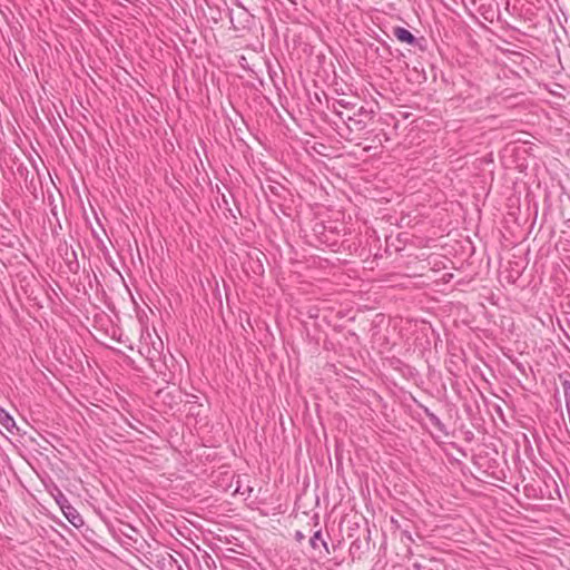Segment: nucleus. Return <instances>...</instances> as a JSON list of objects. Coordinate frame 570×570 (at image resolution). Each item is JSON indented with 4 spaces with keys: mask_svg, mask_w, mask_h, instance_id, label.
I'll return each mask as SVG.
<instances>
[{
    "mask_svg": "<svg viewBox=\"0 0 570 570\" xmlns=\"http://www.w3.org/2000/svg\"><path fill=\"white\" fill-rule=\"evenodd\" d=\"M353 112H354V116H360L362 118L367 119L368 121H371L374 117V111L372 109H367L364 106H360V107L356 106Z\"/></svg>",
    "mask_w": 570,
    "mask_h": 570,
    "instance_id": "obj_8",
    "label": "nucleus"
},
{
    "mask_svg": "<svg viewBox=\"0 0 570 570\" xmlns=\"http://www.w3.org/2000/svg\"><path fill=\"white\" fill-rule=\"evenodd\" d=\"M403 533L407 537V539L412 540V537L409 531H404Z\"/></svg>",
    "mask_w": 570,
    "mask_h": 570,
    "instance_id": "obj_12",
    "label": "nucleus"
},
{
    "mask_svg": "<svg viewBox=\"0 0 570 570\" xmlns=\"http://www.w3.org/2000/svg\"><path fill=\"white\" fill-rule=\"evenodd\" d=\"M66 505L62 507V512L66 519L76 528L83 524V519L80 513L69 503L68 499H63Z\"/></svg>",
    "mask_w": 570,
    "mask_h": 570,
    "instance_id": "obj_4",
    "label": "nucleus"
},
{
    "mask_svg": "<svg viewBox=\"0 0 570 570\" xmlns=\"http://www.w3.org/2000/svg\"><path fill=\"white\" fill-rule=\"evenodd\" d=\"M355 107H356V102L355 101L342 98V99L334 100V102L332 104L331 109L337 116V112L344 111L343 109H345V110H354Z\"/></svg>",
    "mask_w": 570,
    "mask_h": 570,
    "instance_id": "obj_5",
    "label": "nucleus"
},
{
    "mask_svg": "<svg viewBox=\"0 0 570 570\" xmlns=\"http://www.w3.org/2000/svg\"><path fill=\"white\" fill-rule=\"evenodd\" d=\"M63 499H67V498L61 492H59V495L56 498V501L59 504L61 510H62V507L66 505V502H63Z\"/></svg>",
    "mask_w": 570,
    "mask_h": 570,
    "instance_id": "obj_9",
    "label": "nucleus"
},
{
    "mask_svg": "<svg viewBox=\"0 0 570 570\" xmlns=\"http://www.w3.org/2000/svg\"><path fill=\"white\" fill-rule=\"evenodd\" d=\"M253 271L257 274H261L264 272V267H263L262 263L259 262V259H257L256 266L253 267Z\"/></svg>",
    "mask_w": 570,
    "mask_h": 570,
    "instance_id": "obj_11",
    "label": "nucleus"
},
{
    "mask_svg": "<svg viewBox=\"0 0 570 570\" xmlns=\"http://www.w3.org/2000/svg\"><path fill=\"white\" fill-rule=\"evenodd\" d=\"M424 414L429 419L430 423L440 432L445 433V424L440 420V417L430 411L428 407H424Z\"/></svg>",
    "mask_w": 570,
    "mask_h": 570,
    "instance_id": "obj_7",
    "label": "nucleus"
},
{
    "mask_svg": "<svg viewBox=\"0 0 570 570\" xmlns=\"http://www.w3.org/2000/svg\"><path fill=\"white\" fill-rule=\"evenodd\" d=\"M393 36L401 42H405L421 51L426 49V40L424 38H416L410 30L403 27H394Z\"/></svg>",
    "mask_w": 570,
    "mask_h": 570,
    "instance_id": "obj_1",
    "label": "nucleus"
},
{
    "mask_svg": "<svg viewBox=\"0 0 570 570\" xmlns=\"http://www.w3.org/2000/svg\"><path fill=\"white\" fill-rule=\"evenodd\" d=\"M309 546L313 550H317L320 552V556H326L331 553L327 542L323 538L321 529L313 533V535L309 539Z\"/></svg>",
    "mask_w": 570,
    "mask_h": 570,
    "instance_id": "obj_3",
    "label": "nucleus"
},
{
    "mask_svg": "<svg viewBox=\"0 0 570 570\" xmlns=\"http://www.w3.org/2000/svg\"><path fill=\"white\" fill-rule=\"evenodd\" d=\"M353 111H354V110H345V109H344V112H346L347 115H352V112H353Z\"/></svg>",
    "mask_w": 570,
    "mask_h": 570,
    "instance_id": "obj_14",
    "label": "nucleus"
},
{
    "mask_svg": "<svg viewBox=\"0 0 570 570\" xmlns=\"http://www.w3.org/2000/svg\"><path fill=\"white\" fill-rule=\"evenodd\" d=\"M0 424L9 432H13V429L16 428V421L2 407H0Z\"/></svg>",
    "mask_w": 570,
    "mask_h": 570,
    "instance_id": "obj_6",
    "label": "nucleus"
},
{
    "mask_svg": "<svg viewBox=\"0 0 570 570\" xmlns=\"http://www.w3.org/2000/svg\"><path fill=\"white\" fill-rule=\"evenodd\" d=\"M294 538L297 542H302L305 539V534L302 531L297 530L295 531Z\"/></svg>",
    "mask_w": 570,
    "mask_h": 570,
    "instance_id": "obj_10",
    "label": "nucleus"
},
{
    "mask_svg": "<svg viewBox=\"0 0 570 570\" xmlns=\"http://www.w3.org/2000/svg\"><path fill=\"white\" fill-rule=\"evenodd\" d=\"M337 117L346 126L348 132H361L368 124L367 119L354 116V112H352V115H347L344 111H340L337 112Z\"/></svg>",
    "mask_w": 570,
    "mask_h": 570,
    "instance_id": "obj_2",
    "label": "nucleus"
},
{
    "mask_svg": "<svg viewBox=\"0 0 570 570\" xmlns=\"http://www.w3.org/2000/svg\"><path fill=\"white\" fill-rule=\"evenodd\" d=\"M556 402H557V404H559V399L557 396H556ZM558 410H559V405H557V407H556V411H558Z\"/></svg>",
    "mask_w": 570,
    "mask_h": 570,
    "instance_id": "obj_13",
    "label": "nucleus"
}]
</instances>
